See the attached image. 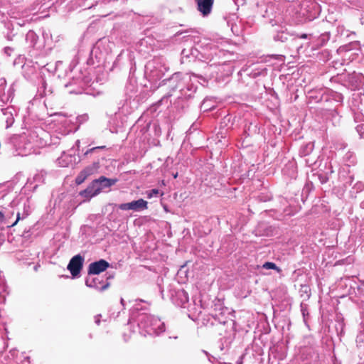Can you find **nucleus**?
I'll list each match as a JSON object with an SVG mask.
<instances>
[{"mask_svg": "<svg viewBox=\"0 0 364 364\" xmlns=\"http://www.w3.org/2000/svg\"><path fill=\"white\" fill-rule=\"evenodd\" d=\"M86 284H87V286H90V285L88 284V281H86Z\"/></svg>", "mask_w": 364, "mask_h": 364, "instance_id": "30", "label": "nucleus"}, {"mask_svg": "<svg viewBox=\"0 0 364 364\" xmlns=\"http://www.w3.org/2000/svg\"><path fill=\"white\" fill-rule=\"evenodd\" d=\"M98 183V186H98V188H100V192H101V191L103 189V187H102V186L101 185L100 181H98V183Z\"/></svg>", "mask_w": 364, "mask_h": 364, "instance_id": "24", "label": "nucleus"}, {"mask_svg": "<svg viewBox=\"0 0 364 364\" xmlns=\"http://www.w3.org/2000/svg\"><path fill=\"white\" fill-rule=\"evenodd\" d=\"M97 170V166L91 165L82 169L75 178L77 185L82 184L90 176L92 175Z\"/></svg>", "mask_w": 364, "mask_h": 364, "instance_id": "9", "label": "nucleus"}, {"mask_svg": "<svg viewBox=\"0 0 364 364\" xmlns=\"http://www.w3.org/2000/svg\"><path fill=\"white\" fill-rule=\"evenodd\" d=\"M84 259L80 255L72 257L68 265V269L73 277H77L82 269Z\"/></svg>", "mask_w": 364, "mask_h": 364, "instance_id": "4", "label": "nucleus"}, {"mask_svg": "<svg viewBox=\"0 0 364 364\" xmlns=\"http://www.w3.org/2000/svg\"><path fill=\"white\" fill-rule=\"evenodd\" d=\"M262 267L266 269H275L277 272H280V269L274 263L271 262H267L263 265Z\"/></svg>", "mask_w": 364, "mask_h": 364, "instance_id": "18", "label": "nucleus"}, {"mask_svg": "<svg viewBox=\"0 0 364 364\" xmlns=\"http://www.w3.org/2000/svg\"><path fill=\"white\" fill-rule=\"evenodd\" d=\"M314 142L309 141L304 145H301L299 149V156L301 157H305V156L310 155L314 150Z\"/></svg>", "mask_w": 364, "mask_h": 364, "instance_id": "12", "label": "nucleus"}, {"mask_svg": "<svg viewBox=\"0 0 364 364\" xmlns=\"http://www.w3.org/2000/svg\"><path fill=\"white\" fill-rule=\"evenodd\" d=\"M297 23L312 21L316 18L320 11V6L315 0H299L297 5Z\"/></svg>", "mask_w": 364, "mask_h": 364, "instance_id": "1", "label": "nucleus"}, {"mask_svg": "<svg viewBox=\"0 0 364 364\" xmlns=\"http://www.w3.org/2000/svg\"><path fill=\"white\" fill-rule=\"evenodd\" d=\"M307 158L304 159V162L307 166H315L317 163V160L319 156L316 154H314L313 152L309 155L306 156Z\"/></svg>", "mask_w": 364, "mask_h": 364, "instance_id": "16", "label": "nucleus"}, {"mask_svg": "<svg viewBox=\"0 0 364 364\" xmlns=\"http://www.w3.org/2000/svg\"><path fill=\"white\" fill-rule=\"evenodd\" d=\"M348 87L351 90H359L362 86L361 76L356 73L349 75L347 80Z\"/></svg>", "mask_w": 364, "mask_h": 364, "instance_id": "10", "label": "nucleus"}, {"mask_svg": "<svg viewBox=\"0 0 364 364\" xmlns=\"http://www.w3.org/2000/svg\"><path fill=\"white\" fill-rule=\"evenodd\" d=\"M343 171H345V168H343ZM346 171H349V170L348 169Z\"/></svg>", "mask_w": 364, "mask_h": 364, "instance_id": "29", "label": "nucleus"}, {"mask_svg": "<svg viewBox=\"0 0 364 364\" xmlns=\"http://www.w3.org/2000/svg\"><path fill=\"white\" fill-rule=\"evenodd\" d=\"M98 180H93L86 189L80 192V195L84 198H90L97 195H98L100 192V188H98Z\"/></svg>", "mask_w": 364, "mask_h": 364, "instance_id": "7", "label": "nucleus"}, {"mask_svg": "<svg viewBox=\"0 0 364 364\" xmlns=\"http://www.w3.org/2000/svg\"><path fill=\"white\" fill-rule=\"evenodd\" d=\"M300 296L303 299L302 301L308 300L311 296V289L308 285H301L299 289Z\"/></svg>", "mask_w": 364, "mask_h": 364, "instance_id": "15", "label": "nucleus"}, {"mask_svg": "<svg viewBox=\"0 0 364 364\" xmlns=\"http://www.w3.org/2000/svg\"><path fill=\"white\" fill-rule=\"evenodd\" d=\"M146 194H147L148 198H151L154 196H157L159 194V189L154 188L149 191H147Z\"/></svg>", "mask_w": 364, "mask_h": 364, "instance_id": "21", "label": "nucleus"}, {"mask_svg": "<svg viewBox=\"0 0 364 364\" xmlns=\"http://www.w3.org/2000/svg\"><path fill=\"white\" fill-rule=\"evenodd\" d=\"M4 218V214L1 211H0V219H2Z\"/></svg>", "mask_w": 364, "mask_h": 364, "instance_id": "27", "label": "nucleus"}, {"mask_svg": "<svg viewBox=\"0 0 364 364\" xmlns=\"http://www.w3.org/2000/svg\"><path fill=\"white\" fill-rule=\"evenodd\" d=\"M97 180L100 181L103 188L111 187L117 182L116 178H108L105 176H100Z\"/></svg>", "mask_w": 364, "mask_h": 364, "instance_id": "14", "label": "nucleus"}, {"mask_svg": "<svg viewBox=\"0 0 364 364\" xmlns=\"http://www.w3.org/2000/svg\"><path fill=\"white\" fill-rule=\"evenodd\" d=\"M331 37L330 32H324L321 33L320 36H316L313 33L306 34L297 33V39H308L309 41L305 44H301L299 47L297 48V53L302 52V49L304 46L309 47L311 46V50L318 49L320 47H322L326 44V43L329 41ZM305 50L303 51L304 53Z\"/></svg>", "mask_w": 364, "mask_h": 364, "instance_id": "2", "label": "nucleus"}, {"mask_svg": "<svg viewBox=\"0 0 364 364\" xmlns=\"http://www.w3.org/2000/svg\"><path fill=\"white\" fill-rule=\"evenodd\" d=\"M108 285H109L108 284H107L104 285V286L102 287V290H105V289H106L107 288Z\"/></svg>", "mask_w": 364, "mask_h": 364, "instance_id": "26", "label": "nucleus"}, {"mask_svg": "<svg viewBox=\"0 0 364 364\" xmlns=\"http://www.w3.org/2000/svg\"><path fill=\"white\" fill-rule=\"evenodd\" d=\"M300 309H301V314L303 316L304 323L309 328V320L310 316H309V313L308 311V305L306 303H304V301H301L300 304Z\"/></svg>", "mask_w": 364, "mask_h": 364, "instance_id": "13", "label": "nucleus"}, {"mask_svg": "<svg viewBox=\"0 0 364 364\" xmlns=\"http://www.w3.org/2000/svg\"><path fill=\"white\" fill-rule=\"evenodd\" d=\"M343 160L348 168L350 166V164H354L355 163V156L353 152L348 151L345 154Z\"/></svg>", "mask_w": 364, "mask_h": 364, "instance_id": "17", "label": "nucleus"}, {"mask_svg": "<svg viewBox=\"0 0 364 364\" xmlns=\"http://www.w3.org/2000/svg\"><path fill=\"white\" fill-rule=\"evenodd\" d=\"M343 96L342 94L334 92L331 90H325L321 97L317 100V102H328L333 100L336 102L341 103L343 102Z\"/></svg>", "mask_w": 364, "mask_h": 364, "instance_id": "6", "label": "nucleus"}, {"mask_svg": "<svg viewBox=\"0 0 364 364\" xmlns=\"http://www.w3.org/2000/svg\"><path fill=\"white\" fill-rule=\"evenodd\" d=\"M105 146H95V147H92V148H91V149H88V150L85 153V155L86 156V155H87V154H90V153H92V152H94V151H95V150H97V149H105Z\"/></svg>", "mask_w": 364, "mask_h": 364, "instance_id": "23", "label": "nucleus"}, {"mask_svg": "<svg viewBox=\"0 0 364 364\" xmlns=\"http://www.w3.org/2000/svg\"><path fill=\"white\" fill-rule=\"evenodd\" d=\"M109 267V262L105 259H100L99 261L92 262L88 267V274H99L105 271Z\"/></svg>", "mask_w": 364, "mask_h": 364, "instance_id": "5", "label": "nucleus"}, {"mask_svg": "<svg viewBox=\"0 0 364 364\" xmlns=\"http://www.w3.org/2000/svg\"><path fill=\"white\" fill-rule=\"evenodd\" d=\"M353 179H354L353 176H350L349 177V181H348V183H350V184H351V183L353 182Z\"/></svg>", "mask_w": 364, "mask_h": 364, "instance_id": "25", "label": "nucleus"}, {"mask_svg": "<svg viewBox=\"0 0 364 364\" xmlns=\"http://www.w3.org/2000/svg\"><path fill=\"white\" fill-rule=\"evenodd\" d=\"M17 220H18V218H17ZM17 221L18 220L15 221V223L13 224V225H16L17 223Z\"/></svg>", "mask_w": 364, "mask_h": 364, "instance_id": "28", "label": "nucleus"}, {"mask_svg": "<svg viewBox=\"0 0 364 364\" xmlns=\"http://www.w3.org/2000/svg\"><path fill=\"white\" fill-rule=\"evenodd\" d=\"M118 207L122 210H133L137 212L146 210L148 208V203L145 200L140 198L137 200L119 204Z\"/></svg>", "mask_w": 364, "mask_h": 364, "instance_id": "3", "label": "nucleus"}, {"mask_svg": "<svg viewBox=\"0 0 364 364\" xmlns=\"http://www.w3.org/2000/svg\"><path fill=\"white\" fill-rule=\"evenodd\" d=\"M356 132L360 138H364V124H360L355 127Z\"/></svg>", "mask_w": 364, "mask_h": 364, "instance_id": "19", "label": "nucleus"}, {"mask_svg": "<svg viewBox=\"0 0 364 364\" xmlns=\"http://www.w3.org/2000/svg\"><path fill=\"white\" fill-rule=\"evenodd\" d=\"M326 168L327 170L325 172V173L328 176H330L334 172L333 168V166H332L331 161H328V162L326 163Z\"/></svg>", "mask_w": 364, "mask_h": 364, "instance_id": "20", "label": "nucleus"}, {"mask_svg": "<svg viewBox=\"0 0 364 364\" xmlns=\"http://www.w3.org/2000/svg\"><path fill=\"white\" fill-rule=\"evenodd\" d=\"M197 4V9L203 16H206L211 13L214 0H195Z\"/></svg>", "mask_w": 364, "mask_h": 364, "instance_id": "8", "label": "nucleus"}, {"mask_svg": "<svg viewBox=\"0 0 364 364\" xmlns=\"http://www.w3.org/2000/svg\"><path fill=\"white\" fill-rule=\"evenodd\" d=\"M319 181L321 183H325L329 180V176H328L325 173L323 175H320L318 176Z\"/></svg>", "mask_w": 364, "mask_h": 364, "instance_id": "22", "label": "nucleus"}, {"mask_svg": "<svg viewBox=\"0 0 364 364\" xmlns=\"http://www.w3.org/2000/svg\"><path fill=\"white\" fill-rule=\"evenodd\" d=\"M360 48V41H353L352 42H350L348 44L341 46L338 48V51L342 52H347L353 50H359Z\"/></svg>", "mask_w": 364, "mask_h": 364, "instance_id": "11", "label": "nucleus"}]
</instances>
